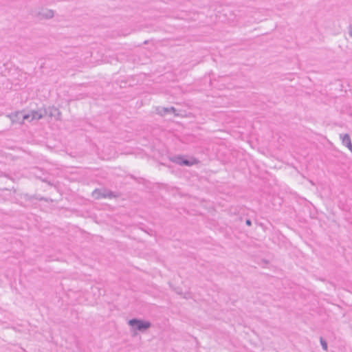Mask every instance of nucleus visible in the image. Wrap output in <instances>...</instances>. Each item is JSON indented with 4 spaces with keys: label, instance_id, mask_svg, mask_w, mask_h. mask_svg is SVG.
<instances>
[{
    "label": "nucleus",
    "instance_id": "nucleus-1",
    "mask_svg": "<svg viewBox=\"0 0 352 352\" xmlns=\"http://www.w3.org/2000/svg\"><path fill=\"white\" fill-rule=\"evenodd\" d=\"M128 324L133 331L138 330L141 332L145 331L151 327V323L149 321L138 318L129 320Z\"/></svg>",
    "mask_w": 352,
    "mask_h": 352
},
{
    "label": "nucleus",
    "instance_id": "nucleus-2",
    "mask_svg": "<svg viewBox=\"0 0 352 352\" xmlns=\"http://www.w3.org/2000/svg\"><path fill=\"white\" fill-rule=\"evenodd\" d=\"M170 160L180 166H190L197 163V160L195 159H192V160H189L186 159H184L182 155H175L170 158Z\"/></svg>",
    "mask_w": 352,
    "mask_h": 352
},
{
    "label": "nucleus",
    "instance_id": "nucleus-3",
    "mask_svg": "<svg viewBox=\"0 0 352 352\" xmlns=\"http://www.w3.org/2000/svg\"><path fill=\"white\" fill-rule=\"evenodd\" d=\"M10 119L12 122L23 124L25 120H29V116L23 111H16L10 115Z\"/></svg>",
    "mask_w": 352,
    "mask_h": 352
},
{
    "label": "nucleus",
    "instance_id": "nucleus-4",
    "mask_svg": "<svg viewBox=\"0 0 352 352\" xmlns=\"http://www.w3.org/2000/svg\"><path fill=\"white\" fill-rule=\"evenodd\" d=\"M45 111L43 110V109H38L37 111H32L29 113H26V115L29 116V121L32 120H38L43 118L45 117Z\"/></svg>",
    "mask_w": 352,
    "mask_h": 352
},
{
    "label": "nucleus",
    "instance_id": "nucleus-5",
    "mask_svg": "<svg viewBox=\"0 0 352 352\" xmlns=\"http://www.w3.org/2000/svg\"><path fill=\"white\" fill-rule=\"evenodd\" d=\"M43 110L45 111V116H48L50 118L54 117L56 120L60 118V112L57 108L52 107L47 109H43Z\"/></svg>",
    "mask_w": 352,
    "mask_h": 352
},
{
    "label": "nucleus",
    "instance_id": "nucleus-6",
    "mask_svg": "<svg viewBox=\"0 0 352 352\" xmlns=\"http://www.w3.org/2000/svg\"><path fill=\"white\" fill-rule=\"evenodd\" d=\"M157 113L163 116L166 114L175 113L176 109L173 107H159L157 109Z\"/></svg>",
    "mask_w": 352,
    "mask_h": 352
},
{
    "label": "nucleus",
    "instance_id": "nucleus-7",
    "mask_svg": "<svg viewBox=\"0 0 352 352\" xmlns=\"http://www.w3.org/2000/svg\"><path fill=\"white\" fill-rule=\"evenodd\" d=\"M102 194H106V190L96 189L94 190L92 195L95 199L103 198Z\"/></svg>",
    "mask_w": 352,
    "mask_h": 352
},
{
    "label": "nucleus",
    "instance_id": "nucleus-8",
    "mask_svg": "<svg viewBox=\"0 0 352 352\" xmlns=\"http://www.w3.org/2000/svg\"><path fill=\"white\" fill-rule=\"evenodd\" d=\"M340 138L342 140V144L346 146L351 142L350 136L348 134H340Z\"/></svg>",
    "mask_w": 352,
    "mask_h": 352
},
{
    "label": "nucleus",
    "instance_id": "nucleus-9",
    "mask_svg": "<svg viewBox=\"0 0 352 352\" xmlns=\"http://www.w3.org/2000/svg\"><path fill=\"white\" fill-rule=\"evenodd\" d=\"M320 342L322 349L324 351H327L328 346H327V342H326V340H324L322 337H320Z\"/></svg>",
    "mask_w": 352,
    "mask_h": 352
},
{
    "label": "nucleus",
    "instance_id": "nucleus-10",
    "mask_svg": "<svg viewBox=\"0 0 352 352\" xmlns=\"http://www.w3.org/2000/svg\"><path fill=\"white\" fill-rule=\"evenodd\" d=\"M102 196H103V198H112V197H115L116 195H114V193L111 191H109V190H106V194H102Z\"/></svg>",
    "mask_w": 352,
    "mask_h": 352
},
{
    "label": "nucleus",
    "instance_id": "nucleus-11",
    "mask_svg": "<svg viewBox=\"0 0 352 352\" xmlns=\"http://www.w3.org/2000/svg\"><path fill=\"white\" fill-rule=\"evenodd\" d=\"M245 224L248 226H250L252 225V221L250 219H248L245 221Z\"/></svg>",
    "mask_w": 352,
    "mask_h": 352
},
{
    "label": "nucleus",
    "instance_id": "nucleus-12",
    "mask_svg": "<svg viewBox=\"0 0 352 352\" xmlns=\"http://www.w3.org/2000/svg\"><path fill=\"white\" fill-rule=\"evenodd\" d=\"M349 34L352 37V23L349 25Z\"/></svg>",
    "mask_w": 352,
    "mask_h": 352
},
{
    "label": "nucleus",
    "instance_id": "nucleus-13",
    "mask_svg": "<svg viewBox=\"0 0 352 352\" xmlns=\"http://www.w3.org/2000/svg\"><path fill=\"white\" fill-rule=\"evenodd\" d=\"M346 147L352 152V144H351V142L348 146H346Z\"/></svg>",
    "mask_w": 352,
    "mask_h": 352
}]
</instances>
